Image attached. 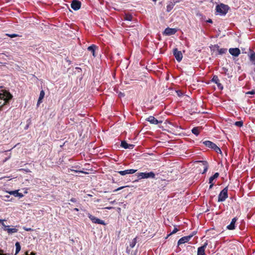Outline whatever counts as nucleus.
<instances>
[{"label":"nucleus","mask_w":255,"mask_h":255,"mask_svg":"<svg viewBox=\"0 0 255 255\" xmlns=\"http://www.w3.org/2000/svg\"><path fill=\"white\" fill-rule=\"evenodd\" d=\"M19 171H25V173L30 172V171L29 170L25 169H23V168L20 169H19Z\"/></svg>","instance_id":"nucleus-40"},{"label":"nucleus","mask_w":255,"mask_h":255,"mask_svg":"<svg viewBox=\"0 0 255 255\" xmlns=\"http://www.w3.org/2000/svg\"><path fill=\"white\" fill-rule=\"evenodd\" d=\"M208 242L204 243L203 246L198 248L197 255H205V249L208 246Z\"/></svg>","instance_id":"nucleus-9"},{"label":"nucleus","mask_w":255,"mask_h":255,"mask_svg":"<svg viewBox=\"0 0 255 255\" xmlns=\"http://www.w3.org/2000/svg\"><path fill=\"white\" fill-rule=\"evenodd\" d=\"M71 171H73L75 173L81 172V173H85V174H90V172H86V171H78V170H71Z\"/></svg>","instance_id":"nucleus-36"},{"label":"nucleus","mask_w":255,"mask_h":255,"mask_svg":"<svg viewBox=\"0 0 255 255\" xmlns=\"http://www.w3.org/2000/svg\"><path fill=\"white\" fill-rule=\"evenodd\" d=\"M121 146L125 149H132L134 145L128 143L126 141H122L121 142Z\"/></svg>","instance_id":"nucleus-17"},{"label":"nucleus","mask_w":255,"mask_h":255,"mask_svg":"<svg viewBox=\"0 0 255 255\" xmlns=\"http://www.w3.org/2000/svg\"><path fill=\"white\" fill-rule=\"evenodd\" d=\"M213 185H214V183L210 184V185L209 186V189H211L212 188V187L213 186Z\"/></svg>","instance_id":"nucleus-44"},{"label":"nucleus","mask_w":255,"mask_h":255,"mask_svg":"<svg viewBox=\"0 0 255 255\" xmlns=\"http://www.w3.org/2000/svg\"><path fill=\"white\" fill-rule=\"evenodd\" d=\"M98 49V47L95 44L91 45L87 48L88 50L92 53V55L94 57H96L97 56L96 54V50Z\"/></svg>","instance_id":"nucleus-16"},{"label":"nucleus","mask_w":255,"mask_h":255,"mask_svg":"<svg viewBox=\"0 0 255 255\" xmlns=\"http://www.w3.org/2000/svg\"><path fill=\"white\" fill-rule=\"evenodd\" d=\"M2 252V251H0V255H6V254H3Z\"/></svg>","instance_id":"nucleus-46"},{"label":"nucleus","mask_w":255,"mask_h":255,"mask_svg":"<svg viewBox=\"0 0 255 255\" xmlns=\"http://www.w3.org/2000/svg\"><path fill=\"white\" fill-rule=\"evenodd\" d=\"M26 255H28L27 253H26ZM30 255H35V253L34 252H31Z\"/></svg>","instance_id":"nucleus-45"},{"label":"nucleus","mask_w":255,"mask_h":255,"mask_svg":"<svg viewBox=\"0 0 255 255\" xmlns=\"http://www.w3.org/2000/svg\"><path fill=\"white\" fill-rule=\"evenodd\" d=\"M129 186L128 185H125V186H121L120 187H119L117 189H115L114 190V192H117V191H119L120 190H121L122 189H123L125 187H129Z\"/></svg>","instance_id":"nucleus-35"},{"label":"nucleus","mask_w":255,"mask_h":255,"mask_svg":"<svg viewBox=\"0 0 255 255\" xmlns=\"http://www.w3.org/2000/svg\"><path fill=\"white\" fill-rule=\"evenodd\" d=\"M228 9V6L223 3L217 5L216 7V11L221 15H225L227 13Z\"/></svg>","instance_id":"nucleus-4"},{"label":"nucleus","mask_w":255,"mask_h":255,"mask_svg":"<svg viewBox=\"0 0 255 255\" xmlns=\"http://www.w3.org/2000/svg\"><path fill=\"white\" fill-rule=\"evenodd\" d=\"M1 225L3 227V229L6 228L7 227H9V226H6L5 224L4 223V221H2V222L1 223Z\"/></svg>","instance_id":"nucleus-39"},{"label":"nucleus","mask_w":255,"mask_h":255,"mask_svg":"<svg viewBox=\"0 0 255 255\" xmlns=\"http://www.w3.org/2000/svg\"><path fill=\"white\" fill-rule=\"evenodd\" d=\"M198 164L196 170L197 173L204 174H205L208 169L209 164L206 161H196Z\"/></svg>","instance_id":"nucleus-2"},{"label":"nucleus","mask_w":255,"mask_h":255,"mask_svg":"<svg viewBox=\"0 0 255 255\" xmlns=\"http://www.w3.org/2000/svg\"><path fill=\"white\" fill-rule=\"evenodd\" d=\"M246 95L248 94H251V95H254L255 94V90H252L251 91H249L246 93Z\"/></svg>","instance_id":"nucleus-37"},{"label":"nucleus","mask_w":255,"mask_h":255,"mask_svg":"<svg viewBox=\"0 0 255 255\" xmlns=\"http://www.w3.org/2000/svg\"><path fill=\"white\" fill-rule=\"evenodd\" d=\"M136 243V238H134L130 243L129 246L130 248H133Z\"/></svg>","instance_id":"nucleus-30"},{"label":"nucleus","mask_w":255,"mask_h":255,"mask_svg":"<svg viewBox=\"0 0 255 255\" xmlns=\"http://www.w3.org/2000/svg\"><path fill=\"white\" fill-rule=\"evenodd\" d=\"M138 180V179H135L133 182H136V181H137Z\"/></svg>","instance_id":"nucleus-52"},{"label":"nucleus","mask_w":255,"mask_h":255,"mask_svg":"<svg viewBox=\"0 0 255 255\" xmlns=\"http://www.w3.org/2000/svg\"><path fill=\"white\" fill-rule=\"evenodd\" d=\"M176 32V29L167 27L164 30L163 34L166 35H171L174 34Z\"/></svg>","instance_id":"nucleus-13"},{"label":"nucleus","mask_w":255,"mask_h":255,"mask_svg":"<svg viewBox=\"0 0 255 255\" xmlns=\"http://www.w3.org/2000/svg\"><path fill=\"white\" fill-rule=\"evenodd\" d=\"M200 129L199 127H194L192 129V132L196 135H198L199 134Z\"/></svg>","instance_id":"nucleus-23"},{"label":"nucleus","mask_w":255,"mask_h":255,"mask_svg":"<svg viewBox=\"0 0 255 255\" xmlns=\"http://www.w3.org/2000/svg\"><path fill=\"white\" fill-rule=\"evenodd\" d=\"M211 81L217 84L219 89L221 90L223 89V86L221 83H220L218 77L217 75L213 76Z\"/></svg>","instance_id":"nucleus-11"},{"label":"nucleus","mask_w":255,"mask_h":255,"mask_svg":"<svg viewBox=\"0 0 255 255\" xmlns=\"http://www.w3.org/2000/svg\"><path fill=\"white\" fill-rule=\"evenodd\" d=\"M15 247H16V250H15V254H17L19 253V252L20 251L21 247L20 245V244L19 242H16L15 243Z\"/></svg>","instance_id":"nucleus-27"},{"label":"nucleus","mask_w":255,"mask_h":255,"mask_svg":"<svg viewBox=\"0 0 255 255\" xmlns=\"http://www.w3.org/2000/svg\"><path fill=\"white\" fill-rule=\"evenodd\" d=\"M213 175H216V176H218V175H219V173H218V172H216Z\"/></svg>","instance_id":"nucleus-50"},{"label":"nucleus","mask_w":255,"mask_h":255,"mask_svg":"<svg viewBox=\"0 0 255 255\" xmlns=\"http://www.w3.org/2000/svg\"><path fill=\"white\" fill-rule=\"evenodd\" d=\"M136 171V169H127L123 171H118L117 173L120 174L122 175H126L127 174H132L134 173Z\"/></svg>","instance_id":"nucleus-14"},{"label":"nucleus","mask_w":255,"mask_h":255,"mask_svg":"<svg viewBox=\"0 0 255 255\" xmlns=\"http://www.w3.org/2000/svg\"><path fill=\"white\" fill-rule=\"evenodd\" d=\"M70 201L72 202H76L77 201V200L76 198H72L70 199Z\"/></svg>","instance_id":"nucleus-42"},{"label":"nucleus","mask_w":255,"mask_h":255,"mask_svg":"<svg viewBox=\"0 0 255 255\" xmlns=\"http://www.w3.org/2000/svg\"><path fill=\"white\" fill-rule=\"evenodd\" d=\"M218 176H210V178L209 179V183H213L212 182L216 178H217Z\"/></svg>","instance_id":"nucleus-34"},{"label":"nucleus","mask_w":255,"mask_h":255,"mask_svg":"<svg viewBox=\"0 0 255 255\" xmlns=\"http://www.w3.org/2000/svg\"><path fill=\"white\" fill-rule=\"evenodd\" d=\"M113 182L115 183H120L122 181H123L122 178H121V179H116V178H113Z\"/></svg>","instance_id":"nucleus-33"},{"label":"nucleus","mask_w":255,"mask_h":255,"mask_svg":"<svg viewBox=\"0 0 255 255\" xmlns=\"http://www.w3.org/2000/svg\"><path fill=\"white\" fill-rule=\"evenodd\" d=\"M237 221V219L236 218H234L230 223V225L227 226V229L229 230H233L235 229V223Z\"/></svg>","instance_id":"nucleus-18"},{"label":"nucleus","mask_w":255,"mask_h":255,"mask_svg":"<svg viewBox=\"0 0 255 255\" xmlns=\"http://www.w3.org/2000/svg\"><path fill=\"white\" fill-rule=\"evenodd\" d=\"M106 208H107V209H111V208H112V207H107Z\"/></svg>","instance_id":"nucleus-53"},{"label":"nucleus","mask_w":255,"mask_h":255,"mask_svg":"<svg viewBox=\"0 0 255 255\" xmlns=\"http://www.w3.org/2000/svg\"><path fill=\"white\" fill-rule=\"evenodd\" d=\"M6 221L5 219H0V224H1L2 221Z\"/></svg>","instance_id":"nucleus-48"},{"label":"nucleus","mask_w":255,"mask_h":255,"mask_svg":"<svg viewBox=\"0 0 255 255\" xmlns=\"http://www.w3.org/2000/svg\"><path fill=\"white\" fill-rule=\"evenodd\" d=\"M150 176H141V178H139V179H143V178H148V177H150ZM151 177H154V176H151Z\"/></svg>","instance_id":"nucleus-43"},{"label":"nucleus","mask_w":255,"mask_h":255,"mask_svg":"<svg viewBox=\"0 0 255 255\" xmlns=\"http://www.w3.org/2000/svg\"><path fill=\"white\" fill-rule=\"evenodd\" d=\"M146 121L149 122L151 124L157 125L162 123V121H158L153 116H149L145 119Z\"/></svg>","instance_id":"nucleus-10"},{"label":"nucleus","mask_w":255,"mask_h":255,"mask_svg":"<svg viewBox=\"0 0 255 255\" xmlns=\"http://www.w3.org/2000/svg\"><path fill=\"white\" fill-rule=\"evenodd\" d=\"M133 18V16L130 14H126L124 16V19L126 20L131 21Z\"/></svg>","instance_id":"nucleus-24"},{"label":"nucleus","mask_w":255,"mask_h":255,"mask_svg":"<svg viewBox=\"0 0 255 255\" xmlns=\"http://www.w3.org/2000/svg\"><path fill=\"white\" fill-rule=\"evenodd\" d=\"M174 4H169L166 6V11L169 12H170L173 8Z\"/></svg>","instance_id":"nucleus-29"},{"label":"nucleus","mask_w":255,"mask_h":255,"mask_svg":"<svg viewBox=\"0 0 255 255\" xmlns=\"http://www.w3.org/2000/svg\"><path fill=\"white\" fill-rule=\"evenodd\" d=\"M179 231V230L175 227L174 226V230L172 231V232H171L169 235H167L166 238H167L168 237H169L170 236H171V235L172 234H175L176 233H177L178 231Z\"/></svg>","instance_id":"nucleus-31"},{"label":"nucleus","mask_w":255,"mask_h":255,"mask_svg":"<svg viewBox=\"0 0 255 255\" xmlns=\"http://www.w3.org/2000/svg\"><path fill=\"white\" fill-rule=\"evenodd\" d=\"M228 189L226 187L220 192L218 196V201L223 202L228 198Z\"/></svg>","instance_id":"nucleus-5"},{"label":"nucleus","mask_w":255,"mask_h":255,"mask_svg":"<svg viewBox=\"0 0 255 255\" xmlns=\"http://www.w3.org/2000/svg\"><path fill=\"white\" fill-rule=\"evenodd\" d=\"M196 232H193L192 233V234H191L190 235H193V236L194 235H195L196 234Z\"/></svg>","instance_id":"nucleus-51"},{"label":"nucleus","mask_w":255,"mask_h":255,"mask_svg":"<svg viewBox=\"0 0 255 255\" xmlns=\"http://www.w3.org/2000/svg\"><path fill=\"white\" fill-rule=\"evenodd\" d=\"M250 60L252 62V63L255 65V53L254 52L251 54L250 56Z\"/></svg>","instance_id":"nucleus-25"},{"label":"nucleus","mask_w":255,"mask_h":255,"mask_svg":"<svg viewBox=\"0 0 255 255\" xmlns=\"http://www.w3.org/2000/svg\"><path fill=\"white\" fill-rule=\"evenodd\" d=\"M173 55L175 57L178 62H180L183 58V55L180 51H179L177 48H174L173 51Z\"/></svg>","instance_id":"nucleus-7"},{"label":"nucleus","mask_w":255,"mask_h":255,"mask_svg":"<svg viewBox=\"0 0 255 255\" xmlns=\"http://www.w3.org/2000/svg\"><path fill=\"white\" fill-rule=\"evenodd\" d=\"M8 193L9 194L13 195L15 197H19V198H22L23 196L22 193L18 192V190L11 191Z\"/></svg>","instance_id":"nucleus-19"},{"label":"nucleus","mask_w":255,"mask_h":255,"mask_svg":"<svg viewBox=\"0 0 255 255\" xmlns=\"http://www.w3.org/2000/svg\"><path fill=\"white\" fill-rule=\"evenodd\" d=\"M230 53L235 57L238 56L240 53V50L238 48H232L229 50Z\"/></svg>","instance_id":"nucleus-15"},{"label":"nucleus","mask_w":255,"mask_h":255,"mask_svg":"<svg viewBox=\"0 0 255 255\" xmlns=\"http://www.w3.org/2000/svg\"><path fill=\"white\" fill-rule=\"evenodd\" d=\"M214 47L217 48L219 54L220 55H222L223 54L226 53L227 52V48H219V46H218V45H215Z\"/></svg>","instance_id":"nucleus-20"},{"label":"nucleus","mask_w":255,"mask_h":255,"mask_svg":"<svg viewBox=\"0 0 255 255\" xmlns=\"http://www.w3.org/2000/svg\"><path fill=\"white\" fill-rule=\"evenodd\" d=\"M88 217L89 218V219L92 221V222L93 223L98 224H101V225H106L105 222L103 220L98 219L97 217H96L91 214L88 215Z\"/></svg>","instance_id":"nucleus-6"},{"label":"nucleus","mask_w":255,"mask_h":255,"mask_svg":"<svg viewBox=\"0 0 255 255\" xmlns=\"http://www.w3.org/2000/svg\"><path fill=\"white\" fill-rule=\"evenodd\" d=\"M235 125L239 127H241L243 126V122L242 121L236 122Z\"/></svg>","instance_id":"nucleus-32"},{"label":"nucleus","mask_w":255,"mask_h":255,"mask_svg":"<svg viewBox=\"0 0 255 255\" xmlns=\"http://www.w3.org/2000/svg\"><path fill=\"white\" fill-rule=\"evenodd\" d=\"M45 95V93L43 90H41L40 92L39 97L37 101V106H38L42 102V100L43 99Z\"/></svg>","instance_id":"nucleus-21"},{"label":"nucleus","mask_w":255,"mask_h":255,"mask_svg":"<svg viewBox=\"0 0 255 255\" xmlns=\"http://www.w3.org/2000/svg\"><path fill=\"white\" fill-rule=\"evenodd\" d=\"M12 97V95L6 90H3L0 93V110L4 105L9 103Z\"/></svg>","instance_id":"nucleus-1"},{"label":"nucleus","mask_w":255,"mask_h":255,"mask_svg":"<svg viewBox=\"0 0 255 255\" xmlns=\"http://www.w3.org/2000/svg\"><path fill=\"white\" fill-rule=\"evenodd\" d=\"M207 22L209 23H212V20L211 19H209V20H207Z\"/></svg>","instance_id":"nucleus-47"},{"label":"nucleus","mask_w":255,"mask_h":255,"mask_svg":"<svg viewBox=\"0 0 255 255\" xmlns=\"http://www.w3.org/2000/svg\"><path fill=\"white\" fill-rule=\"evenodd\" d=\"M81 2L78 0H73L71 4V8L75 10L79 9L81 7Z\"/></svg>","instance_id":"nucleus-8"},{"label":"nucleus","mask_w":255,"mask_h":255,"mask_svg":"<svg viewBox=\"0 0 255 255\" xmlns=\"http://www.w3.org/2000/svg\"><path fill=\"white\" fill-rule=\"evenodd\" d=\"M137 175H155L153 172L138 173Z\"/></svg>","instance_id":"nucleus-26"},{"label":"nucleus","mask_w":255,"mask_h":255,"mask_svg":"<svg viewBox=\"0 0 255 255\" xmlns=\"http://www.w3.org/2000/svg\"><path fill=\"white\" fill-rule=\"evenodd\" d=\"M74 211H79V209L77 208H75L73 209Z\"/></svg>","instance_id":"nucleus-49"},{"label":"nucleus","mask_w":255,"mask_h":255,"mask_svg":"<svg viewBox=\"0 0 255 255\" xmlns=\"http://www.w3.org/2000/svg\"><path fill=\"white\" fill-rule=\"evenodd\" d=\"M203 143L207 147L214 150L217 153H221V149L214 143L209 140L203 141Z\"/></svg>","instance_id":"nucleus-3"},{"label":"nucleus","mask_w":255,"mask_h":255,"mask_svg":"<svg viewBox=\"0 0 255 255\" xmlns=\"http://www.w3.org/2000/svg\"><path fill=\"white\" fill-rule=\"evenodd\" d=\"M157 182L158 183V184H161V186L162 187H164L165 186V185L167 184V183H166V181H165V180H162V179H160V180H158V181H157Z\"/></svg>","instance_id":"nucleus-28"},{"label":"nucleus","mask_w":255,"mask_h":255,"mask_svg":"<svg viewBox=\"0 0 255 255\" xmlns=\"http://www.w3.org/2000/svg\"><path fill=\"white\" fill-rule=\"evenodd\" d=\"M23 229L26 231H33V229H32L31 228H25V227H24L23 228Z\"/></svg>","instance_id":"nucleus-41"},{"label":"nucleus","mask_w":255,"mask_h":255,"mask_svg":"<svg viewBox=\"0 0 255 255\" xmlns=\"http://www.w3.org/2000/svg\"><path fill=\"white\" fill-rule=\"evenodd\" d=\"M7 35H8L10 38L15 37L18 36V35H17L16 34H7Z\"/></svg>","instance_id":"nucleus-38"},{"label":"nucleus","mask_w":255,"mask_h":255,"mask_svg":"<svg viewBox=\"0 0 255 255\" xmlns=\"http://www.w3.org/2000/svg\"><path fill=\"white\" fill-rule=\"evenodd\" d=\"M193 237V235H189L180 238L178 241V245H180L188 242Z\"/></svg>","instance_id":"nucleus-12"},{"label":"nucleus","mask_w":255,"mask_h":255,"mask_svg":"<svg viewBox=\"0 0 255 255\" xmlns=\"http://www.w3.org/2000/svg\"><path fill=\"white\" fill-rule=\"evenodd\" d=\"M4 231H7V232L9 234H11L13 233H15L17 232L18 230L16 228H9V227H7L5 229H4Z\"/></svg>","instance_id":"nucleus-22"}]
</instances>
